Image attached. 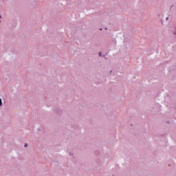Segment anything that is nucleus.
<instances>
[{
  "label": "nucleus",
  "mask_w": 176,
  "mask_h": 176,
  "mask_svg": "<svg viewBox=\"0 0 176 176\" xmlns=\"http://www.w3.org/2000/svg\"><path fill=\"white\" fill-rule=\"evenodd\" d=\"M0 105H2V100L0 99Z\"/></svg>",
  "instance_id": "obj_1"
},
{
  "label": "nucleus",
  "mask_w": 176,
  "mask_h": 176,
  "mask_svg": "<svg viewBox=\"0 0 176 176\" xmlns=\"http://www.w3.org/2000/svg\"><path fill=\"white\" fill-rule=\"evenodd\" d=\"M25 148H27V144H25Z\"/></svg>",
  "instance_id": "obj_2"
},
{
  "label": "nucleus",
  "mask_w": 176,
  "mask_h": 176,
  "mask_svg": "<svg viewBox=\"0 0 176 176\" xmlns=\"http://www.w3.org/2000/svg\"><path fill=\"white\" fill-rule=\"evenodd\" d=\"M99 56H101V54H99Z\"/></svg>",
  "instance_id": "obj_3"
},
{
  "label": "nucleus",
  "mask_w": 176,
  "mask_h": 176,
  "mask_svg": "<svg viewBox=\"0 0 176 176\" xmlns=\"http://www.w3.org/2000/svg\"><path fill=\"white\" fill-rule=\"evenodd\" d=\"M0 19H1V15H0Z\"/></svg>",
  "instance_id": "obj_4"
}]
</instances>
